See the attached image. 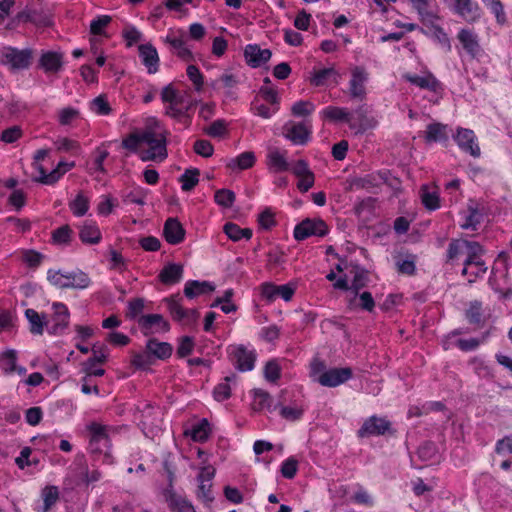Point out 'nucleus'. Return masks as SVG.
<instances>
[{
  "label": "nucleus",
  "mask_w": 512,
  "mask_h": 512,
  "mask_svg": "<svg viewBox=\"0 0 512 512\" xmlns=\"http://www.w3.org/2000/svg\"><path fill=\"white\" fill-rule=\"evenodd\" d=\"M294 116H308L314 111V105L309 101H298L291 108Z\"/></svg>",
  "instance_id": "62"
},
{
  "label": "nucleus",
  "mask_w": 512,
  "mask_h": 512,
  "mask_svg": "<svg viewBox=\"0 0 512 512\" xmlns=\"http://www.w3.org/2000/svg\"><path fill=\"white\" fill-rule=\"evenodd\" d=\"M34 52L31 48L17 49L11 46L0 48V63L8 66L11 71L28 69L32 63Z\"/></svg>",
  "instance_id": "3"
},
{
  "label": "nucleus",
  "mask_w": 512,
  "mask_h": 512,
  "mask_svg": "<svg viewBox=\"0 0 512 512\" xmlns=\"http://www.w3.org/2000/svg\"><path fill=\"white\" fill-rule=\"evenodd\" d=\"M194 348V340L190 336H183L180 338L179 345L177 347V355L180 358H184L190 355Z\"/></svg>",
  "instance_id": "57"
},
{
  "label": "nucleus",
  "mask_w": 512,
  "mask_h": 512,
  "mask_svg": "<svg viewBox=\"0 0 512 512\" xmlns=\"http://www.w3.org/2000/svg\"><path fill=\"white\" fill-rule=\"evenodd\" d=\"M327 232L328 227L323 220L306 218L296 225L294 237L296 240L302 241L310 236L323 237Z\"/></svg>",
  "instance_id": "5"
},
{
  "label": "nucleus",
  "mask_w": 512,
  "mask_h": 512,
  "mask_svg": "<svg viewBox=\"0 0 512 512\" xmlns=\"http://www.w3.org/2000/svg\"><path fill=\"white\" fill-rule=\"evenodd\" d=\"M17 352L13 349H8L0 354L1 369L5 374H11L16 371L17 365Z\"/></svg>",
  "instance_id": "36"
},
{
  "label": "nucleus",
  "mask_w": 512,
  "mask_h": 512,
  "mask_svg": "<svg viewBox=\"0 0 512 512\" xmlns=\"http://www.w3.org/2000/svg\"><path fill=\"white\" fill-rule=\"evenodd\" d=\"M81 241L85 244H97L101 240V232L97 225L93 223H85L79 232Z\"/></svg>",
  "instance_id": "30"
},
{
  "label": "nucleus",
  "mask_w": 512,
  "mask_h": 512,
  "mask_svg": "<svg viewBox=\"0 0 512 512\" xmlns=\"http://www.w3.org/2000/svg\"><path fill=\"white\" fill-rule=\"evenodd\" d=\"M122 146L146 161H163L167 157L166 133L146 130L142 133H131L123 139Z\"/></svg>",
  "instance_id": "1"
},
{
  "label": "nucleus",
  "mask_w": 512,
  "mask_h": 512,
  "mask_svg": "<svg viewBox=\"0 0 512 512\" xmlns=\"http://www.w3.org/2000/svg\"><path fill=\"white\" fill-rule=\"evenodd\" d=\"M391 433V423L385 418L371 416L358 430L359 437L379 436Z\"/></svg>",
  "instance_id": "8"
},
{
  "label": "nucleus",
  "mask_w": 512,
  "mask_h": 512,
  "mask_svg": "<svg viewBox=\"0 0 512 512\" xmlns=\"http://www.w3.org/2000/svg\"><path fill=\"white\" fill-rule=\"evenodd\" d=\"M63 65L64 54L60 51H44L38 61V68L42 69L46 74L59 73Z\"/></svg>",
  "instance_id": "10"
},
{
  "label": "nucleus",
  "mask_w": 512,
  "mask_h": 512,
  "mask_svg": "<svg viewBox=\"0 0 512 512\" xmlns=\"http://www.w3.org/2000/svg\"><path fill=\"white\" fill-rule=\"evenodd\" d=\"M224 232L232 241H239L242 238L249 240L252 237V230L240 228L237 224L228 222L224 225Z\"/></svg>",
  "instance_id": "35"
},
{
  "label": "nucleus",
  "mask_w": 512,
  "mask_h": 512,
  "mask_svg": "<svg viewBox=\"0 0 512 512\" xmlns=\"http://www.w3.org/2000/svg\"><path fill=\"white\" fill-rule=\"evenodd\" d=\"M468 216L466 217V220L465 222L461 225V227L463 229H473V230H476L477 229V226L481 223L482 221V213L479 211V209L470 204L468 206Z\"/></svg>",
  "instance_id": "40"
},
{
  "label": "nucleus",
  "mask_w": 512,
  "mask_h": 512,
  "mask_svg": "<svg viewBox=\"0 0 512 512\" xmlns=\"http://www.w3.org/2000/svg\"><path fill=\"white\" fill-rule=\"evenodd\" d=\"M388 181V172L379 171L376 173L367 174L363 177H356L351 181V189H364L369 192H374V189L379 188L381 185Z\"/></svg>",
  "instance_id": "7"
},
{
  "label": "nucleus",
  "mask_w": 512,
  "mask_h": 512,
  "mask_svg": "<svg viewBox=\"0 0 512 512\" xmlns=\"http://www.w3.org/2000/svg\"><path fill=\"white\" fill-rule=\"evenodd\" d=\"M52 309L54 311L52 316L53 325L49 332L56 335L62 333L68 327L70 313L67 306L61 302H54Z\"/></svg>",
  "instance_id": "16"
},
{
  "label": "nucleus",
  "mask_w": 512,
  "mask_h": 512,
  "mask_svg": "<svg viewBox=\"0 0 512 512\" xmlns=\"http://www.w3.org/2000/svg\"><path fill=\"white\" fill-rule=\"evenodd\" d=\"M457 38L462 44L464 50L472 57H477L481 52V46L478 36L469 29H461L458 32Z\"/></svg>",
  "instance_id": "20"
},
{
  "label": "nucleus",
  "mask_w": 512,
  "mask_h": 512,
  "mask_svg": "<svg viewBox=\"0 0 512 512\" xmlns=\"http://www.w3.org/2000/svg\"><path fill=\"white\" fill-rule=\"evenodd\" d=\"M298 470V461L294 457L285 460L281 466V474L286 479H293Z\"/></svg>",
  "instance_id": "53"
},
{
  "label": "nucleus",
  "mask_w": 512,
  "mask_h": 512,
  "mask_svg": "<svg viewBox=\"0 0 512 512\" xmlns=\"http://www.w3.org/2000/svg\"><path fill=\"white\" fill-rule=\"evenodd\" d=\"M255 160V154L252 151H246L241 153L239 156L230 159L227 163V167L231 170H246L255 164Z\"/></svg>",
  "instance_id": "28"
},
{
  "label": "nucleus",
  "mask_w": 512,
  "mask_h": 512,
  "mask_svg": "<svg viewBox=\"0 0 512 512\" xmlns=\"http://www.w3.org/2000/svg\"><path fill=\"white\" fill-rule=\"evenodd\" d=\"M294 293L295 289L290 285L277 286L269 282L263 283L261 285V295L268 302H272L279 297L285 301H289L293 297Z\"/></svg>",
  "instance_id": "14"
},
{
  "label": "nucleus",
  "mask_w": 512,
  "mask_h": 512,
  "mask_svg": "<svg viewBox=\"0 0 512 512\" xmlns=\"http://www.w3.org/2000/svg\"><path fill=\"white\" fill-rule=\"evenodd\" d=\"M272 52L269 49H261L257 44H249L244 49V57L249 66L260 67L270 60Z\"/></svg>",
  "instance_id": "18"
},
{
  "label": "nucleus",
  "mask_w": 512,
  "mask_h": 512,
  "mask_svg": "<svg viewBox=\"0 0 512 512\" xmlns=\"http://www.w3.org/2000/svg\"><path fill=\"white\" fill-rule=\"evenodd\" d=\"M187 76L192 81L196 91L202 90L204 85L203 75L195 65H189L187 67Z\"/></svg>",
  "instance_id": "56"
},
{
  "label": "nucleus",
  "mask_w": 512,
  "mask_h": 512,
  "mask_svg": "<svg viewBox=\"0 0 512 512\" xmlns=\"http://www.w3.org/2000/svg\"><path fill=\"white\" fill-rule=\"evenodd\" d=\"M267 164L275 172H283L289 169V164L286 160V152H281L278 148L269 149Z\"/></svg>",
  "instance_id": "25"
},
{
  "label": "nucleus",
  "mask_w": 512,
  "mask_h": 512,
  "mask_svg": "<svg viewBox=\"0 0 512 512\" xmlns=\"http://www.w3.org/2000/svg\"><path fill=\"white\" fill-rule=\"evenodd\" d=\"M236 379V375L233 374L231 376H227L224 379V382L219 383L214 389V398L217 401H223L230 397L231 395V387L229 382Z\"/></svg>",
  "instance_id": "41"
},
{
  "label": "nucleus",
  "mask_w": 512,
  "mask_h": 512,
  "mask_svg": "<svg viewBox=\"0 0 512 512\" xmlns=\"http://www.w3.org/2000/svg\"><path fill=\"white\" fill-rule=\"evenodd\" d=\"M163 469L167 475L168 487L167 489H173V483L175 480L176 464L174 458L168 455L163 461Z\"/></svg>",
  "instance_id": "52"
},
{
  "label": "nucleus",
  "mask_w": 512,
  "mask_h": 512,
  "mask_svg": "<svg viewBox=\"0 0 512 512\" xmlns=\"http://www.w3.org/2000/svg\"><path fill=\"white\" fill-rule=\"evenodd\" d=\"M425 139L427 142H440L448 139L447 126L442 123H431L427 126Z\"/></svg>",
  "instance_id": "32"
},
{
  "label": "nucleus",
  "mask_w": 512,
  "mask_h": 512,
  "mask_svg": "<svg viewBox=\"0 0 512 512\" xmlns=\"http://www.w3.org/2000/svg\"><path fill=\"white\" fill-rule=\"evenodd\" d=\"M36 167L40 174V176L38 178H36V181H38L40 183L51 185V184L56 183L59 180V178L61 177V173L59 172V169H53L50 173L47 174L45 169L43 168V166L37 164Z\"/></svg>",
  "instance_id": "47"
},
{
  "label": "nucleus",
  "mask_w": 512,
  "mask_h": 512,
  "mask_svg": "<svg viewBox=\"0 0 512 512\" xmlns=\"http://www.w3.org/2000/svg\"><path fill=\"white\" fill-rule=\"evenodd\" d=\"M146 350L149 351L153 357L165 360L171 356L173 347L167 342H159L157 339L152 338L148 340Z\"/></svg>",
  "instance_id": "27"
},
{
  "label": "nucleus",
  "mask_w": 512,
  "mask_h": 512,
  "mask_svg": "<svg viewBox=\"0 0 512 512\" xmlns=\"http://www.w3.org/2000/svg\"><path fill=\"white\" fill-rule=\"evenodd\" d=\"M153 356L149 351L136 354L132 360V364L139 369H147L153 364Z\"/></svg>",
  "instance_id": "64"
},
{
  "label": "nucleus",
  "mask_w": 512,
  "mask_h": 512,
  "mask_svg": "<svg viewBox=\"0 0 512 512\" xmlns=\"http://www.w3.org/2000/svg\"><path fill=\"white\" fill-rule=\"evenodd\" d=\"M79 116V111L72 107H66L59 111L58 121L61 125H69Z\"/></svg>",
  "instance_id": "59"
},
{
  "label": "nucleus",
  "mask_w": 512,
  "mask_h": 512,
  "mask_svg": "<svg viewBox=\"0 0 512 512\" xmlns=\"http://www.w3.org/2000/svg\"><path fill=\"white\" fill-rule=\"evenodd\" d=\"M463 244L468 250L466 264H471L473 260L481 257V255L484 253L483 247L478 242L463 240Z\"/></svg>",
  "instance_id": "49"
},
{
  "label": "nucleus",
  "mask_w": 512,
  "mask_h": 512,
  "mask_svg": "<svg viewBox=\"0 0 512 512\" xmlns=\"http://www.w3.org/2000/svg\"><path fill=\"white\" fill-rule=\"evenodd\" d=\"M471 270L470 276L471 278H468L469 283H473L476 281L477 278L482 277L486 271L487 266L485 265V262L481 259V257L476 258L471 263Z\"/></svg>",
  "instance_id": "55"
},
{
  "label": "nucleus",
  "mask_w": 512,
  "mask_h": 512,
  "mask_svg": "<svg viewBox=\"0 0 512 512\" xmlns=\"http://www.w3.org/2000/svg\"><path fill=\"white\" fill-rule=\"evenodd\" d=\"M453 10L458 16L469 23L479 20L482 14L478 3L472 0H455Z\"/></svg>",
  "instance_id": "12"
},
{
  "label": "nucleus",
  "mask_w": 512,
  "mask_h": 512,
  "mask_svg": "<svg viewBox=\"0 0 512 512\" xmlns=\"http://www.w3.org/2000/svg\"><path fill=\"white\" fill-rule=\"evenodd\" d=\"M466 318L471 324H479L482 319V303L479 301L471 302L469 309L466 311Z\"/></svg>",
  "instance_id": "51"
},
{
  "label": "nucleus",
  "mask_w": 512,
  "mask_h": 512,
  "mask_svg": "<svg viewBox=\"0 0 512 512\" xmlns=\"http://www.w3.org/2000/svg\"><path fill=\"white\" fill-rule=\"evenodd\" d=\"M138 323L146 336L154 332L170 330V324L160 314L143 315L139 318Z\"/></svg>",
  "instance_id": "13"
},
{
  "label": "nucleus",
  "mask_w": 512,
  "mask_h": 512,
  "mask_svg": "<svg viewBox=\"0 0 512 512\" xmlns=\"http://www.w3.org/2000/svg\"><path fill=\"white\" fill-rule=\"evenodd\" d=\"M323 116L334 122H347L350 124V128H354V124L350 123L351 113L345 109L336 106H329L323 110Z\"/></svg>",
  "instance_id": "29"
},
{
  "label": "nucleus",
  "mask_w": 512,
  "mask_h": 512,
  "mask_svg": "<svg viewBox=\"0 0 512 512\" xmlns=\"http://www.w3.org/2000/svg\"><path fill=\"white\" fill-rule=\"evenodd\" d=\"M286 136L293 143L303 145L308 141L309 130L302 123L293 124L287 129Z\"/></svg>",
  "instance_id": "33"
},
{
  "label": "nucleus",
  "mask_w": 512,
  "mask_h": 512,
  "mask_svg": "<svg viewBox=\"0 0 512 512\" xmlns=\"http://www.w3.org/2000/svg\"><path fill=\"white\" fill-rule=\"evenodd\" d=\"M47 280L59 289H86L91 283L89 276L81 270L62 272L50 269Z\"/></svg>",
  "instance_id": "2"
},
{
  "label": "nucleus",
  "mask_w": 512,
  "mask_h": 512,
  "mask_svg": "<svg viewBox=\"0 0 512 512\" xmlns=\"http://www.w3.org/2000/svg\"><path fill=\"white\" fill-rule=\"evenodd\" d=\"M42 497L44 500V512H47L58 500V488L55 486L45 487L42 491Z\"/></svg>",
  "instance_id": "48"
},
{
  "label": "nucleus",
  "mask_w": 512,
  "mask_h": 512,
  "mask_svg": "<svg viewBox=\"0 0 512 512\" xmlns=\"http://www.w3.org/2000/svg\"><path fill=\"white\" fill-rule=\"evenodd\" d=\"M337 78L338 73L334 68H324L316 71L311 77L310 82L312 85L319 87L326 85L330 79L337 83Z\"/></svg>",
  "instance_id": "34"
},
{
  "label": "nucleus",
  "mask_w": 512,
  "mask_h": 512,
  "mask_svg": "<svg viewBox=\"0 0 512 512\" xmlns=\"http://www.w3.org/2000/svg\"><path fill=\"white\" fill-rule=\"evenodd\" d=\"M455 141L463 151L469 153L474 158L480 156L481 150L479 145L476 143V136L472 130L464 128L458 129Z\"/></svg>",
  "instance_id": "15"
},
{
  "label": "nucleus",
  "mask_w": 512,
  "mask_h": 512,
  "mask_svg": "<svg viewBox=\"0 0 512 512\" xmlns=\"http://www.w3.org/2000/svg\"><path fill=\"white\" fill-rule=\"evenodd\" d=\"M235 198V193L229 189H219L214 195L215 202L224 208L232 207Z\"/></svg>",
  "instance_id": "43"
},
{
  "label": "nucleus",
  "mask_w": 512,
  "mask_h": 512,
  "mask_svg": "<svg viewBox=\"0 0 512 512\" xmlns=\"http://www.w3.org/2000/svg\"><path fill=\"white\" fill-rule=\"evenodd\" d=\"M194 151L198 155L208 158L213 155L214 148L210 141L200 139L194 143Z\"/></svg>",
  "instance_id": "61"
},
{
  "label": "nucleus",
  "mask_w": 512,
  "mask_h": 512,
  "mask_svg": "<svg viewBox=\"0 0 512 512\" xmlns=\"http://www.w3.org/2000/svg\"><path fill=\"white\" fill-rule=\"evenodd\" d=\"M353 375L349 367L331 368L321 373L315 381L324 387H336L348 381Z\"/></svg>",
  "instance_id": "6"
},
{
  "label": "nucleus",
  "mask_w": 512,
  "mask_h": 512,
  "mask_svg": "<svg viewBox=\"0 0 512 512\" xmlns=\"http://www.w3.org/2000/svg\"><path fill=\"white\" fill-rule=\"evenodd\" d=\"M112 21L108 15H102L94 19L90 24V32L94 35H102L103 29Z\"/></svg>",
  "instance_id": "60"
},
{
  "label": "nucleus",
  "mask_w": 512,
  "mask_h": 512,
  "mask_svg": "<svg viewBox=\"0 0 512 512\" xmlns=\"http://www.w3.org/2000/svg\"><path fill=\"white\" fill-rule=\"evenodd\" d=\"M421 201L428 210H436L440 207L438 193L436 191H429L427 186L421 188Z\"/></svg>",
  "instance_id": "38"
},
{
  "label": "nucleus",
  "mask_w": 512,
  "mask_h": 512,
  "mask_svg": "<svg viewBox=\"0 0 512 512\" xmlns=\"http://www.w3.org/2000/svg\"><path fill=\"white\" fill-rule=\"evenodd\" d=\"M88 430L91 434L90 445L94 451L102 452L103 448H110L107 426L93 422L88 426Z\"/></svg>",
  "instance_id": "17"
},
{
  "label": "nucleus",
  "mask_w": 512,
  "mask_h": 512,
  "mask_svg": "<svg viewBox=\"0 0 512 512\" xmlns=\"http://www.w3.org/2000/svg\"><path fill=\"white\" fill-rule=\"evenodd\" d=\"M69 207L75 216H84L89 209V199L82 193H79L76 198L69 203Z\"/></svg>",
  "instance_id": "39"
},
{
  "label": "nucleus",
  "mask_w": 512,
  "mask_h": 512,
  "mask_svg": "<svg viewBox=\"0 0 512 512\" xmlns=\"http://www.w3.org/2000/svg\"><path fill=\"white\" fill-rule=\"evenodd\" d=\"M231 360L240 371H250L254 367L255 354L247 350L243 345L231 346L229 348Z\"/></svg>",
  "instance_id": "9"
},
{
  "label": "nucleus",
  "mask_w": 512,
  "mask_h": 512,
  "mask_svg": "<svg viewBox=\"0 0 512 512\" xmlns=\"http://www.w3.org/2000/svg\"><path fill=\"white\" fill-rule=\"evenodd\" d=\"M208 421L203 419L201 423L195 425L190 432L186 431L185 435H190L194 441L203 442L208 438Z\"/></svg>",
  "instance_id": "44"
},
{
  "label": "nucleus",
  "mask_w": 512,
  "mask_h": 512,
  "mask_svg": "<svg viewBox=\"0 0 512 512\" xmlns=\"http://www.w3.org/2000/svg\"><path fill=\"white\" fill-rule=\"evenodd\" d=\"M139 55L142 59L143 64L147 68L150 74H154L159 68V56L156 48L150 44H142L138 47Z\"/></svg>",
  "instance_id": "21"
},
{
  "label": "nucleus",
  "mask_w": 512,
  "mask_h": 512,
  "mask_svg": "<svg viewBox=\"0 0 512 512\" xmlns=\"http://www.w3.org/2000/svg\"><path fill=\"white\" fill-rule=\"evenodd\" d=\"M200 172L198 169H187L180 176L179 181L181 182L183 191H191L199 182Z\"/></svg>",
  "instance_id": "37"
},
{
  "label": "nucleus",
  "mask_w": 512,
  "mask_h": 512,
  "mask_svg": "<svg viewBox=\"0 0 512 512\" xmlns=\"http://www.w3.org/2000/svg\"><path fill=\"white\" fill-rule=\"evenodd\" d=\"M369 108L366 105H361L355 110V114L359 120V128L358 131L363 132L368 127H371L373 124L372 120L368 118Z\"/></svg>",
  "instance_id": "54"
},
{
  "label": "nucleus",
  "mask_w": 512,
  "mask_h": 512,
  "mask_svg": "<svg viewBox=\"0 0 512 512\" xmlns=\"http://www.w3.org/2000/svg\"><path fill=\"white\" fill-rule=\"evenodd\" d=\"M25 316L30 324V332L35 335H42L44 326L47 324L44 315H40L34 309H27L25 311Z\"/></svg>",
  "instance_id": "31"
},
{
  "label": "nucleus",
  "mask_w": 512,
  "mask_h": 512,
  "mask_svg": "<svg viewBox=\"0 0 512 512\" xmlns=\"http://www.w3.org/2000/svg\"><path fill=\"white\" fill-rule=\"evenodd\" d=\"M271 396L261 390V389H255L254 390V402H253V409L260 411L263 410L266 407H269L271 404Z\"/></svg>",
  "instance_id": "45"
},
{
  "label": "nucleus",
  "mask_w": 512,
  "mask_h": 512,
  "mask_svg": "<svg viewBox=\"0 0 512 512\" xmlns=\"http://www.w3.org/2000/svg\"><path fill=\"white\" fill-rule=\"evenodd\" d=\"M185 229L178 220V218H168L163 227V236L165 240L171 245H177L183 242L185 238Z\"/></svg>",
  "instance_id": "19"
},
{
  "label": "nucleus",
  "mask_w": 512,
  "mask_h": 512,
  "mask_svg": "<svg viewBox=\"0 0 512 512\" xmlns=\"http://www.w3.org/2000/svg\"><path fill=\"white\" fill-rule=\"evenodd\" d=\"M482 2L490 7L499 24H504L506 22L504 7L500 0H482Z\"/></svg>",
  "instance_id": "50"
},
{
  "label": "nucleus",
  "mask_w": 512,
  "mask_h": 512,
  "mask_svg": "<svg viewBox=\"0 0 512 512\" xmlns=\"http://www.w3.org/2000/svg\"><path fill=\"white\" fill-rule=\"evenodd\" d=\"M71 228L68 225H64L54 230L52 233L53 242L56 244H67L70 241Z\"/></svg>",
  "instance_id": "58"
},
{
  "label": "nucleus",
  "mask_w": 512,
  "mask_h": 512,
  "mask_svg": "<svg viewBox=\"0 0 512 512\" xmlns=\"http://www.w3.org/2000/svg\"><path fill=\"white\" fill-rule=\"evenodd\" d=\"M164 496L172 512H196L193 505L173 489H166Z\"/></svg>",
  "instance_id": "22"
},
{
  "label": "nucleus",
  "mask_w": 512,
  "mask_h": 512,
  "mask_svg": "<svg viewBox=\"0 0 512 512\" xmlns=\"http://www.w3.org/2000/svg\"><path fill=\"white\" fill-rule=\"evenodd\" d=\"M215 290V286L208 281L190 280L185 284L184 295L193 299L197 296L209 294Z\"/></svg>",
  "instance_id": "23"
},
{
  "label": "nucleus",
  "mask_w": 512,
  "mask_h": 512,
  "mask_svg": "<svg viewBox=\"0 0 512 512\" xmlns=\"http://www.w3.org/2000/svg\"><path fill=\"white\" fill-rule=\"evenodd\" d=\"M404 77L411 84L416 85L421 89H427L429 91L436 92L440 88V82L431 73H428L424 76L405 75Z\"/></svg>",
  "instance_id": "26"
},
{
  "label": "nucleus",
  "mask_w": 512,
  "mask_h": 512,
  "mask_svg": "<svg viewBox=\"0 0 512 512\" xmlns=\"http://www.w3.org/2000/svg\"><path fill=\"white\" fill-rule=\"evenodd\" d=\"M183 276V266L176 263H169L159 273V280L165 285L178 283Z\"/></svg>",
  "instance_id": "24"
},
{
  "label": "nucleus",
  "mask_w": 512,
  "mask_h": 512,
  "mask_svg": "<svg viewBox=\"0 0 512 512\" xmlns=\"http://www.w3.org/2000/svg\"><path fill=\"white\" fill-rule=\"evenodd\" d=\"M168 304L169 312L172 316V318L175 321H182L183 320V314L185 313V309L181 306V304L174 298L171 297L166 300Z\"/></svg>",
  "instance_id": "63"
},
{
  "label": "nucleus",
  "mask_w": 512,
  "mask_h": 512,
  "mask_svg": "<svg viewBox=\"0 0 512 512\" xmlns=\"http://www.w3.org/2000/svg\"><path fill=\"white\" fill-rule=\"evenodd\" d=\"M368 282V274L364 270H357L353 277L352 283L350 285L351 290L354 293L353 299L350 300V304L356 299L359 291L367 285Z\"/></svg>",
  "instance_id": "42"
},
{
  "label": "nucleus",
  "mask_w": 512,
  "mask_h": 512,
  "mask_svg": "<svg viewBox=\"0 0 512 512\" xmlns=\"http://www.w3.org/2000/svg\"><path fill=\"white\" fill-rule=\"evenodd\" d=\"M368 74L363 67L356 66L352 69V78L349 83V94L354 99L363 100L366 96L365 82Z\"/></svg>",
  "instance_id": "11"
},
{
  "label": "nucleus",
  "mask_w": 512,
  "mask_h": 512,
  "mask_svg": "<svg viewBox=\"0 0 512 512\" xmlns=\"http://www.w3.org/2000/svg\"><path fill=\"white\" fill-rule=\"evenodd\" d=\"M17 19L38 26H49L51 24L49 12L43 8L39 0L28 4L23 11L17 14Z\"/></svg>",
  "instance_id": "4"
},
{
  "label": "nucleus",
  "mask_w": 512,
  "mask_h": 512,
  "mask_svg": "<svg viewBox=\"0 0 512 512\" xmlns=\"http://www.w3.org/2000/svg\"><path fill=\"white\" fill-rule=\"evenodd\" d=\"M416 257L414 255H408L405 259H398L396 261V266L399 273L413 275L415 273Z\"/></svg>",
  "instance_id": "46"
}]
</instances>
